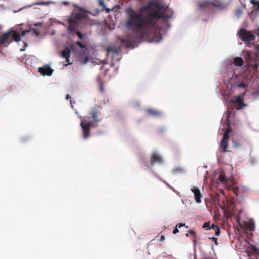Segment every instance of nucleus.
<instances>
[{
	"label": "nucleus",
	"instance_id": "nucleus-17",
	"mask_svg": "<svg viewBox=\"0 0 259 259\" xmlns=\"http://www.w3.org/2000/svg\"><path fill=\"white\" fill-rule=\"evenodd\" d=\"M210 5L215 8L220 9H223L225 8L223 3L219 0H213L212 1H210Z\"/></svg>",
	"mask_w": 259,
	"mask_h": 259
},
{
	"label": "nucleus",
	"instance_id": "nucleus-27",
	"mask_svg": "<svg viewBox=\"0 0 259 259\" xmlns=\"http://www.w3.org/2000/svg\"><path fill=\"white\" fill-rule=\"evenodd\" d=\"M158 28H159V27H158V25H157V30H156V33H155V34H154V35L151 36H150V37H148L145 38L144 39H145V38H152V39H155V36H156L157 34H158V35L159 36V37H160V38H159V39H158V41H160V39H162V36H161V34H160V33H158Z\"/></svg>",
	"mask_w": 259,
	"mask_h": 259
},
{
	"label": "nucleus",
	"instance_id": "nucleus-9",
	"mask_svg": "<svg viewBox=\"0 0 259 259\" xmlns=\"http://www.w3.org/2000/svg\"><path fill=\"white\" fill-rule=\"evenodd\" d=\"M38 70V72L43 75H47L50 76L52 74L53 71V70L48 65H45L42 67H39Z\"/></svg>",
	"mask_w": 259,
	"mask_h": 259
},
{
	"label": "nucleus",
	"instance_id": "nucleus-37",
	"mask_svg": "<svg viewBox=\"0 0 259 259\" xmlns=\"http://www.w3.org/2000/svg\"><path fill=\"white\" fill-rule=\"evenodd\" d=\"M254 4L257 6V9L259 10V1L256 2Z\"/></svg>",
	"mask_w": 259,
	"mask_h": 259
},
{
	"label": "nucleus",
	"instance_id": "nucleus-4",
	"mask_svg": "<svg viewBox=\"0 0 259 259\" xmlns=\"http://www.w3.org/2000/svg\"><path fill=\"white\" fill-rule=\"evenodd\" d=\"M245 78L242 74H237L234 73L232 76L230 83L232 88H241L246 86L245 80Z\"/></svg>",
	"mask_w": 259,
	"mask_h": 259
},
{
	"label": "nucleus",
	"instance_id": "nucleus-42",
	"mask_svg": "<svg viewBox=\"0 0 259 259\" xmlns=\"http://www.w3.org/2000/svg\"><path fill=\"white\" fill-rule=\"evenodd\" d=\"M163 182L165 184H166L167 185H168V184H167V183L166 182H165V181H163Z\"/></svg>",
	"mask_w": 259,
	"mask_h": 259
},
{
	"label": "nucleus",
	"instance_id": "nucleus-36",
	"mask_svg": "<svg viewBox=\"0 0 259 259\" xmlns=\"http://www.w3.org/2000/svg\"><path fill=\"white\" fill-rule=\"evenodd\" d=\"M253 94L256 96L259 95V89L254 92Z\"/></svg>",
	"mask_w": 259,
	"mask_h": 259
},
{
	"label": "nucleus",
	"instance_id": "nucleus-26",
	"mask_svg": "<svg viewBox=\"0 0 259 259\" xmlns=\"http://www.w3.org/2000/svg\"><path fill=\"white\" fill-rule=\"evenodd\" d=\"M185 225V224H182V223H179V224H178L176 225V228L174 230V231L172 232V233L174 234H176V233H178L179 232V230L177 228V227L180 228L181 227L184 226Z\"/></svg>",
	"mask_w": 259,
	"mask_h": 259
},
{
	"label": "nucleus",
	"instance_id": "nucleus-21",
	"mask_svg": "<svg viewBox=\"0 0 259 259\" xmlns=\"http://www.w3.org/2000/svg\"><path fill=\"white\" fill-rule=\"evenodd\" d=\"M234 64L237 67H241L244 63L243 59L241 57H235L233 60Z\"/></svg>",
	"mask_w": 259,
	"mask_h": 259
},
{
	"label": "nucleus",
	"instance_id": "nucleus-12",
	"mask_svg": "<svg viewBox=\"0 0 259 259\" xmlns=\"http://www.w3.org/2000/svg\"><path fill=\"white\" fill-rule=\"evenodd\" d=\"M191 191L194 194L195 200L197 203L201 202L202 195L200 190L196 187H193L191 189Z\"/></svg>",
	"mask_w": 259,
	"mask_h": 259
},
{
	"label": "nucleus",
	"instance_id": "nucleus-35",
	"mask_svg": "<svg viewBox=\"0 0 259 259\" xmlns=\"http://www.w3.org/2000/svg\"><path fill=\"white\" fill-rule=\"evenodd\" d=\"M188 232L189 234L193 235L194 237L196 236L195 232L193 230H190Z\"/></svg>",
	"mask_w": 259,
	"mask_h": 259
},
{
	"label": "nucleus",
	"instance_id": "nucleus-20",
	"mask_svg": "<svg viewBox=\"0 0 259 259\" xmlns=\"http://www.w3.org/2000/svg\"><path fill=\"white\" fill-rule=\"evenodd\" d=\"M218 179L223 184H227L228 182V180L225 177V172L223 170L220 171V174L218 176Z\"/></svg>",
	"mask_w": 259,
	"mask_h": 259
},
{
	"label": "nucleus",
	"instance_id": "nucleus-16",
	"mask_svg": "<svg viewBox=\"0 0 259 259\" xmlns=\"http://www.w3.org/2000/svg\"><path fill=\"white\" fill-rule=\"evenodd\" d=\"M70 56V51L68 47L65 48V49L61 52V57L65 58L66 59V62L69 64H70L69 62V58Z\"/></svg>",
	"mask_w": 259,
	"mask_h": 259
},
{
	"label": "nucleus",
	"instance_id": "nucleus-19",
	"mask_svg": "<svg viewBox=\"0 0 259 259\" xmlns=\"http://www.w3.org/2000/svg\"><path fill=\"white\" fill-rule=\"evenodd\" d=\"M147 113L148 114L155 117H158L162 115V113L160 111L152 109H148Z\"/></svg>",
	"mask_w": 259,
	"mask_h": 259
},
{
	"label": "nucleus",
	"instance_id": "nucleus-24",
	"mask_svg": "<svg viewBox=\"0 0 259 259\" xmlns=\"http://www.w3.org/2000/svg\"><path fill=\"white\" fill-rule=\"evenodd\" d=\"M84 18L85 15L81 13H77L74 15L73 18L72 19H74L76 22H77L78 20H83Z\"/></svg>",
	"mask_w": 259,
	"mask_h": 259
},
{
	"label": "nucleus",
	"instance_id": "nucleus-15",
	"mask_svg": "<svg viewBox=\"0 0 259 259\" xmlns=\"http://www.w3.org/2000/svg\"><path fill=\"white\" fill-rule=\"evenodd\" d=\"M69 26L68 28V31L69 32H73L75 31L76 29V26L78 24V22H76L74 19H70L69 20Z\"/></svg>",
	"mask_w": 259,
	"mask_h": 259
},
{
	"label": "nucleus",
	"instance_id": "nucleus-22",
	"mask_svg": "<svg viewBox=\"0 0 259 259\" xmlns=\"http://www.w3.org/2000/svg\"><path fill=\"white\" fill-rule=\"evenodd\" d=\"M210 6V1H205L198 4V7L200 10H202L204 8H207Z\"/></svg>",
	"mask_w": 259,
	"mask_h": 259
},
{
	"label": "nucleus",
	"instance_id": "nucleus-28",
	"mask_svg": "<svg viewBox=\"0 0 259 259\" xmlns=\"http://www.w3.org/2000/svg\"><path fill=\"white\" fill-rule=\"evenodd\" d=\"M247 228L249 231H254L255 229V225L253 223H250L248 226Z\"/></svg>",
	"mask_w": 259,
	"mask_h": 259
},
{
	"label": "nucleus",
	"instance_id": "nucleus-41",
	"mask_svg": "<svg viewBox=\"0 0 259 259\" xmlns=\"http://www.w3.org/2000/svg\"><path fill=\"white\" fill-rule=\"evenodd\" d=\"M88 61V57H86L85 58V61L84 62V63H85L86 62H87Z\"/></svg>",
	"mask_w": 259,
	"mask_h": 259
},
{
	"label": "nucleus",
	"instance_id": "nucleus-38",
	"mask_svg": "<svg viewBox=\"0 0 259 259\" xmlns=\"http://www.w3.org/2000/svg\"><path fill=\"white\" fill-rule=\"evenodd\" d=\"M160 240L161 241H163L165 240V237L163 235H161Z\"/></svg>",
	"mask_w": 259,
	"mask_h": 259
},
{
	"label": "nucleus",
	"instance_id": "nucleus-23",
	"mask_svg": "<svg viewBox=\"0 0 259 259\" xmlns=\"http://www.w3.org/2000/svg\"><path fill=\"white\" fill-rule=\"evenodd\" d=\"M250 249L252 251V253L255 257L257 258L259 256V248L254 246H252Z\"/></svg>",
	"mask_w": 259,
	"mask_h": 259
},
{
	"label": "nucleus",
	"instance_id": "nucleus-14",
	"mask_svg": "<svg viewBox=\"0 0 259 259\" xmlns=\"http://www.w3.org/2000/svg\"><path fill=\"white\" fill-rule=\"evenodd\" d=\"M31 32L33 35L38 36L40 34V30L38 28H31L29 30H25L21 32V36H24L27 33Z\"/></svg>",
	"mask_w": 259,
	"mask_h": 259
},
{
	"label": "nucleus",
	"instance_id": "nucleus-40",
	"mask_svg": "<svg viewBox=\"0 0 259 259\" xmlns=\"http://www.w3.org/2000/svg\"><path fill=\"white\" fill-rule=\"evenodd\" d=\"M71 99V97L70 96V95H68V94L67 95V96H66V99L68 100V99Z\"/></svg>",
	"mask_w": 259,
	"mask_h": 259
},
{
	"label": "nucleus",
	"instance_id": "nucleus-10",
	"mask_svg": "<svg viewBox=\"0 0 259 259\" xmlns=\"http://www.w3.org/2000/svg\"><path fill=\"white\" fill-rule=\"evenodd\" d=\"M163 163V159L158 154L154 153L151 155V164H154L155 163L161 164Z\"/></svg>",
	"mask_w": 259,
	"mask_h": 259
},
{
	"label": "nucleus",
	"instance_id": "nucleus-32",
	"mask_svg": "<svg viewBox=\"0 0 259 259\" xmlns=\"http://www.w3.org/2000/svg\"><path fill=\"white\" fill-rule=\"evenodd\" d=\"M76 34L77 35V36L80 38V39H83V35L79 31H76Z\"/></svg>",
	"mask_w": 259,
	"mask_h": 259
},
{
	"label": "nucleus",
	"instance_id": "nucleus-18",
	"mask_svg": "<svg viewBox=\"0 0 259 259\" xmlns=\"http://www.w3.org/2000/svg\"><path fill=\"white\" fill-rule=\"evenodd\" d=\"M90 115L95 122L99 123L101 121V119L99 118V112L97 109H93L91 112Z\"/></svg>",
	"mask_w": 259,
	"mask_h": 259
},
{
	"label": "nucleus",
	"instance_id": "nucleus-2",
	"mask_svg": "<svg viewBox=\"0 0 259 259\" xmlns=\"http://www.w3.org/2000/svg\"><path fill=\"white\" fill-rule=\"evenodd\" d=\"M254 46L253 52L244 51L243 54L248 68L255 73L259 69V47L252 44Z\"/></svg>",
	"mask_w": 259,
	"mask_h": 259
},
{
	"label": "nucleus",
	"instance_id": "nucleus-31",
	"mask_svg": "<svg viewBox=\"0 0 259 259\" xmlns=\"http://www.w3.org/2000/svg\"><path fill=\"white\" fill-rule=\"evenodd\" d=\"M76 44L79 46L80 48H85V45L84 44H82L80 41H77L76 42Z\"/></svg>",
	"mask_w": 259,
	"mask_h": 259
},
{
	"label": "nucleus",
	"instance_id": "nucleus-5",
	"mask_svg": "<svg viewBox=\"0 0 259 259\" xmlns=\"http://www.w3.org/2000/svg\"><path fill=\"white\" fill-rule=\"evenodd\" d=\"M231 128L230 127L229 124L228 123V127L226 130L222 139L221 141L220 148L221 149V151L225 153L227 151V148H228L229 141L230 139L229 134L231 132Z\"/></svg>",
	"mask_w": 259,
	"mask_h": 259
},
{
	"label": "nucleus",
	"instance_id": "nucleus-1",
	"mask_svg": "<svg viewBox=\"0 0 259 259\" xmlns=\"http://www.w3.org/2000/svg\"><path fill=\"white\" fill-rule=\"evenodd\" d=\"M164 7L157 2H150L140 8V12H149L143 16L138 13L132 8L126 10L127 19L125 26L128 29L134 31L133 34H130L127 38H122L121 42L129 47L134 45L137 41L145 38L154 35L157 29V21L161 19H168L171 17L165 12L162 13Z\"/></svg>",
	"mask_w": 259,
	"mask_h": 259
},
{
	"label": "nucleus",
	"instance_id": "nucleus-8",
	"mask_svg": "<svg viewBox=\"0 0 259 259\" xmlns=\"http://www.w3.org/2000/svg\"><path fill=\"white\" fill-rule=\"evenodd\" d=\"M203 228L204 229L208 230L210 229H213L215 231V235L216 236H219L220 234V229L219 227L215 225L214 224H212L211 226H210V222H205L203 225Z\"/></svg>",
	"mask_w": 259,
	"mask_h": 259
},
{
	"label": "nucleus",
	"instance_id": "nucleus-7",
	"mask_svg": "<svg viewBox=\"0 0 259 259\" xmlns=\"http://www.w3.org/2000/svg\"><path fill=\"white\" fill-rule=\"evenodd\" d=\"M241 98V95H239L236 97H234L230 100V102L234 104L235 107L237 110L241 109L244 107L247 106V104L243 103Z\"/></svg>",
	"mask_w": 259,
	"mask_h": 259
},
{
	"label": "nucleus",
	"instance_id": "nucleus-34",
	"mask_svg": "<svg viewBox=\"0 0 259 259\" xmlns=\"http://www.w3.org/2000/svg\"><path fill=\"white\" fill-rule=\"evenodd\" d=\"M210 239H211L213 242L214 243H215V244L216 245H218V242L217 241V238H215V237H211V238H209Z\"/></svg>",
	"mask_w": 259,
	"mask_h": 259
},
{
	"label": "nucleus",
	"instance_id": "nucleus-3",
	"mask_svg": "<svg viewBox=\"0 0 259 259\" xmlns=\"http://www.w3.org/2000/svg\"><path fill=\"white\" fill-rule=\"evenodd\" d=\"M239 37L244 41L246 45L249 47L252 43L250 41H254L255 36L250 31H248L244 28H241L238 32Z\"/></svg>",
	"mask_w": 259,
	"mask_h": 259
},
{
	"label": "nucleus",
	"instance_id": "nucleus-11",
	"mask_svg": "<svg viewBox=\"0 0 259 259\" xmlns=\"http://www.w3.org/2000/svg\"><path fill=\"white\" fill-rule=\"evenodd\" d=\"M2 32V27L0 26V34ZM10 32H5L0 36V47L4 45L9 40Z\"/></svg>",
	"mask_w": 259,
	"mask_h": 259
},
{
	"label": "nucleus",
	"instance_id": "nucleus-39",
	"mask_svg": "<svg viewBox=\"0 0 259 259\" xmlns=\"http://www.w3.org/2000/svg\"><path fill=\"white\" fill-rule=\"evenodd\" d=\"M44 4V2H39V3H35V5H42Z\"/></svg>",
	"mask_w": 259,
	"mask_h": 259
},
{
	"label": "nucleus",
	"instance_id": "nucleus-6",
	"mask_svg": "<svg viewBox=\"0 0 259 259\" xmlns=\"http://www.w3.org/2000/svg\"><path fill=\"white\" fill-rule=\"evenodd\" d=\"M80 125L82 129L83 137L84 139L88 138L90 136L91 124L88 123L85 118H84L81 120Z\"/></svg>",
	"mask_w": 259,
	"mask_h": 259
},
{
	"label": "nucleus",
	"instance_id": "nucleus-29",
	"mask_svg": "<svg viewBox=\"0 0 259 259\" xmlns=\"http://www.w3.org/2000/svg\"><path fill=\"white\" fill-rule=\"evenodd\" d=\"M233 147H234L235 148H238V147H240L241 146V143L239 142H238L237 141H233Z\"/></svg>",
	"mask_w": 259,
	"mask_h": 259
},
{
	"label": "nucleus",
	"instance_id": "nucleus-33",
	"mask_svg": "<svg viewBox=\"0 0 259 259\" xmlns=\"http://www.w3.org/2000/svg\"><path fill=\"white\" fill-rule=\"evenodd\" d=\"M88 123L91 124V127H97L98 126V123L95 122V121L94 122H89Z\"/></svg>",
	"mask_w": 259,
	"mask_h": 259
},
{
	"label": "nucleus",
	"instance_id": "nucleus-13",
	"mask_svg": "<svg viewBox=\"0 0 259 259\" xmlns=\"http://www.w3.org/2000/svg\"><path fill=\"white\" fill-rule=\"evenodd\" d=\"M8 32H10L9 40L11 41L12 40H14L16 41H19L21 40L20 37L22 36L21 34L19 35L17 31H10Z\"/></svg>",
	"mask_w": 259,
	"mask_h": 259
},
{
	"label": "nucleus",
	"instance_id": "nucleus-25",
	"mask_svg": "<svg viewBox=\"0 0 259 259\" xmlns=\"http://www.w3.org/2000/svg\"><path fill=\"white\" fill-rule=\"evenodd\" d=\"M97 81L99 84V90H100V92L103 93L104 92L103 81H102L101 78L99 77H98L97 78Z\"/></svg>",
	"mask_w": 259,
	"mask_h": 259
},
{
	"label": "nucleus",
	"instance_id": "nucleus-30",
	"mask_svg": "<svg viewBox=\"0 0 259 259\" xmlns=\"http://www.w3.org/2000/svg\"><path fill=\"white\" fill-rule=\"evenodd\" d=\"M99 5L101 6H102L103 7L104 9L106 10L107 12H109L110 10L109 9L105 8L106 6H105V3L103 1H102V0L100 1Z\"/></svg>",
	"mask_w": 259,
	"mask_h": 259
}]
</instances>
